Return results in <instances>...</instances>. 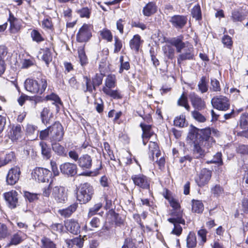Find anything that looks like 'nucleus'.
Returning a JSON list of instances; mask_svg holds the SVG:
<instances>
[{
  "label": "nucleus",
  "instance_id": "nucleus-48",
  "mask_svg": "<svg viewBox=\"0 0 248 248\" xmlns=\"http://www.w3.org/2000/svg\"><path fill=\"white\" fill-rule=\"evenodd\" d=\"M174 125L179 127H183L186 123L185 116L182 114L179 117H176L174 120Z\"/></svg>",
  "mask_w": 248,
  "mask_h": 248
},
{
  "label": "nucleus",
  "instance_id": "nucleus-7",
  "mask_svg": "<svg viewBox=\"0 0 248 248\" xmlns=\"http://www.w3.org/2000/svg\"><path fill=\"white\" fill-rule=\"evenodd\" d=\"M52 173L47 169L36 167L32 172V175L39 182L49 183L52 180Z\"/></svg>",
  "mask_w": 248,
  "mask_h": 248
},
{
  "label": "nucleus",
  "instance_id": "nucleus-8",
  "mask_svg": "<svg viewBox=\"0 0 248 248\" xmlns=\"http://www.w3.org/2000/svg\"><path fill=\"white\" fill-rule=\"evenodd\" d=\"M183 52L178 55L177 63L180 64L182 62L186 60H192L194 58V49L193 45L187 42L183 48Z\"/></svg>",
  "mask_w": 248,
  "mask_h": 248
},
{
  "label": "nucleus",
  "instance_id": "nucleus-62",
  "mask_svg": "<svg viewBox=\"0 0 248 248\" xmlns=\"http://www.w3.org/2000/svg\"><path fill=\"white\" fill-rule=\"evenodd\" d=\"M42 26L44 28L47 30H51L53 28V24L51 18L50 17H47L44 19L42 22Z\"/></svg>",
  "mask_w": 248,
  "mask_h": 248
},
{
  "label": "nucleus",
  "instance_id": "nucleus-10",
  "mask_svg": "<svg viewBox=\"0 0 248 248\" xmlns=\"http://www.w3.org/2000/svg\"><path fill=\"white\" fill-rule=\"evenodd\" d=\"M61 172L65 177H72L75 176L78 171L77 165L70 162H65L60 166Z\"/></svg>",
  "mask_w": 248,
  "mask_h": 248
},
{
  "label": "nucleus",
  "instance_id": "nucleus-63",
  "mask_svg": "<svg viewBox=\"0 0 248 248\" xmlns=\"http://www.w3.org/2000/svg\"><path fill=\"white\" fill-rule=\"evenodd\" d=\"M114 40H115V43H114V46L115 48L114 49V53H118L119 52L123 46L122 42V41L118 38V37L115 36L114 37Z\"/></svg>",
  "mask_w": 248,
  "mask_h": 248
},
{
  "label": "nucleus",
  "instance_id": "nucleus-13",
  "mask_svg": "<svg viewBox=\"0 0 248 248\" xmlns=\"http://www.w3.org/2000/svg\"><path fill=\"white\" fill-rule=\"evenodd\" d=\"M169 22L172 26L179 31L184 28L187 22L186 16L181 15H175L170 17Z\"/></svg>",
  "mask_w": 248,
  "mask_h": 248
},
{
  "label": "nucleus",
  "instance_id": "nucleus-55",
  "mask_svg": "<svg viewBox=\"0 0 248 248\" xmlns=\"http://www.w3.org/2000/svg\"><path fill=\"white\" fill-rule=\"evenodd\" d=\"M165 198L168 200L170 206L173 208V211L171 213L174 211L179 212V211H177V209L180 208V204L178 201L173 198L170 199H168L167 196H165ZM179 211H180L179 210Z\"/></svg>",
  "mask_w": 248,
  "mask_h": 248
},
{
  "label": "nucleus",
  "instance_id": "nucleus-29",
  "mask_svg": "<svg viewBox=\"0 0 248 248\" xmlns=\"http://www.w3.org/2000/svg\"><path fill=\"white\" fill-rule=\"evenodd\" d=\"M141 44V38L139 34L134 35L133 38L130 41L129 46L130 48L138 52L140 49Z\"/></svg>",
  "mask_w": 248,
  "mask_h": 248
},
{
  "label": "nucleus",
  "instance_id": "nucleus-1",
  "mask_svg": "<svg viewBox=\"0 0 248 248\" xmlns=\"http://www.w3.org/2000/svg\"><path fill=\"white\" fill-rule=\"evenodd\" d=\"M199 128L190 124L189 129L187 136V140L191 141L194 145L193 149V155L195 158L199 159L202 158L205 155V151L203 150L202 146L206 148H209L211 146V143L213 142L212 139L211 140H208L209 137L207 135L209 134L208 132L205 131V136L202 138L198 132Z\"/></svg>",
  "mask_w": 248,
  "mask_h": 248
},
{
  "label": "nucleus",
  "instance_id": "nucleus-20",
  "mask_svg": "<svg viewBox=\"0 0 248 248\" xmlns=\"http://www.w3.org/2000/svg\"><path fill=\"white\" fill-rule=\"evenodd\" d=\"M65 227L67 231L73 234L78 235L80 232V225L77 220L74 219L66 221Z\"/></svg>",
  "mask_w": 248,
  "mask_h": 248
},
{
  "label": "nucleus",
  "instance_id": "nucleus-57",
  "mask_svg": "<svg viewBox=\"0 0 248 248\" xmlns=\"http://www.w3.org/2000/svg\"><path fill=\"white\" fill-rule=\"evenodd\" d=\"M102 207V204L100 202L95 204L93 207L90 208L88 212V217H90L96 214Z\"/></svg>",
  "mask_w": 248,
  "mask_h": 248
},
{
  "label": "nucleus",
  "instance_id": "nucleus-2",
  "mask_svg": "<svg viewBox=\"0 0 248 248\" xmlns=\"http://www.w3.org/2000/svg\"><path fill=\"white\" fill-rule=\"evenodd\" d=\"M77 164L81 170L83 171L79 174L80 176H96L99 174V171L102 168V161H100L99 167L94 169V170L90 171V170L93 166V158L87 154L80 155Z\"/></svg>",
  "mask_w": 248,
  "mask_h": 248
},
{
  "label": "nucleus",
  "instance_id": "nucleus-36",
  "mask_svg": "<svg viewBox=\"0 0 248 248\" xmlns=\"http://www.w3.org/2000/svg\"><path fill=\"white\" fill-rule=\"evenodd\" d=\"M109 214L111 218L114 220L116 226H120L124 223V221L120 215L116 213L114 210L111 209L109 210Z\"/></svg>",
  "mask_w": 248,
  "mask_h": 248
},
{
  "label": "nucleus",
  "instance_id": "nucleus-25",
  "mask_svg": "<svg viewBox=\"0 0 248 248\" xmlns=\"http://www.w3.org/2000/svg\"><path fill=\"white\" fill-rule=\"evenodd\" d=\"M41 118L42 123L46 125L53 121V113L50 109H43L41 113Z\"/></svg>",
  "mask_w": 248,
  "mask_h": 248
},
{
  "label": "nucleus",
  "instance_id": "nucleus-33",
  "mask_svg": "<svg viewBox=\"0 0 248 248\" xmlns=\"http://www.w3.org/2000/svg\"><path fill=\"white\" fill-rule=\"evenodd\" d=\"M192 203V211L193 212L200 214L203 212L204 206L202 201L193 200Z\"/></svg>",
  "mask_w": 248,
  "mask_h": 248
},
{
  "label": "nucleus",
  "instance_id": "nucleus-32",
  "mask_svg": "<svg viewBox=\"0 0 248 248\" xmlns=\"http://www.w3.org/2000/svg\"><path fill=\"white\" fill-rule=\"evenodd\" d=\"M188 97L187 94L185 92H183L177 100V105L179 107H183L185 108H190Z\"/></svg>",
  "mask_w": 248,
  "mask_h": 248
},
{
  "label": "nucleus",
  "instance_id": "nucleus-60",
  "mask_svg": "<svg viewBox=\"0 0 248 248\" xmlns=\"http://www.w3.org/2000/svg\"><path fill=\"white\" fill-rule=\"evenodd\" d=\"M86 89L84 92H89L92 93L93 90H95V86L93 81L90 78H86Z\"/></svg>",
  "mask_w": 248,
  "mask_h": 248
},
{
  "label": "nucleus",
  "instance_id": "nucleus-16",
  "mask_svg": "<svg viewBox=\"0 0 248 248\" xmlns=\"http://www.w3.org/2000/svg\"><path fill=\"white\" fill-rule=\"evenodd\" d=\"M23 127L19 124L12 125L10 131L8 132V136L13 142L22 138L23 135Z\"/></svg>",
  "mask_w": 248,
  "mask_h": 248
},
{
  "label": "nucleus",
  "instance_id": "nucleus-11",
  "mask_svg": "<svg viewBox=\"0 0 248 248\" xmlns=\"http://www.w3.org/2000/svg\"><path fill=\"white\" fill-rule=\"evenodd\" d=\"M21 175L20 169L16 166L11 168L6 177V183L7 185L13 186L17 183Z\"/></svg>",
  "mask_w": 248,
  "mask_h": 248
},
{
  "label": "nucleus",
  "instance_id": "nucleus-52",
  "mask_svg": "<svg viewBox=\"0 0 248 248\" xmlns=\"http://www.w3.org/2000/svg\"><path fill=\"white\" fill-rule=\"evenodd\" d=\"M224 189L219 185H216L211 188V192L215 197L220 196L223 192Z\"/></svg>",
  "mask_w": 248,
  "mask_h": 248
},
{
  "label": "nucleus",
  "instance_id": "nucleus-21",
  "mask_svg": "<svg viewBox=\"0 0 248 248\" xmlns=\"http://www.w3.org/2000/svg\"><path fill=\"white\" fill-rule=\"evenodd\" d=\"M17 195V193L16 191L8 192L4 194V199L10 208L14 209L16 207L18 202Z\"/></svg>",
  "mask_w": 248,
  "mask_h": 248
},
{
  "label": "nucleus",
  "instance_id": "nucleus-17",
  "mask_svg": "<svg viewBox=\"0 0 248 248\" xmlns=\"http://www.w3.org/2000/svg\"><path fill=\"white\" fill-rule=\"evenodd\" d=\"M188 96L194 108H204L206 107L204 100L195 92H190Z\"/></svg>",
  "mask_w": 248,
  "mask_h": 248
},
{
  "label": "nucleus",
  "instance_id": "nucleus-4",
  "mask_svg": "<svg viewBox=\"0 0 248 248\" xmlns=\"http://www.w3.org/2000/svg\"><path fill=\"white\" fill-rule=\"evenodd\" d=\"M93 194V186L88 183H84L79 186L77 198L81 204H85L91 201Z\"/></svg>",
  "mask_w": 248,
  "mask_h": 248
},
{
  "label": "nucleus",
  "instance_id": "nucleus-38",
  "mask_svg": "<svg viewBox=\"0 0 248 248\" xmlns=\"http://www.w3.org/2000/svg\"><path fill=\"white\" fill-rule=\"evenodd\" d=\"M191 16L196 20H201L202 19V11L199 4L195 5L191 9Z\"/></svg>",
  "mask_w": 248,
  "mask_h": 248
},
{
  "label": "nucleus",
  "instance_id": "nucleus-28",
  "mask_svg": "<svg viewBox=\"0 0 248 248\" xmlns=\"http://www.w3.org/2000/svg\"><path fill=\"white\" fill-rule=\"evenodd\" d=\"M78 204L77 203H74L68 207L59 210L60 214L65 217H69L77 209Z\"/></svg>",
  "mask_w": 248,
  "mask_h": 248
},
{
  "label": "nucleus",
  "instance_id": "nucleus-47",
  "mask_svg": "<svg viewBox=\"0 0 248 248\" xmlns=\"http://www.w3.org/2000/svg\"><path fill=\"white\" fill-rule=\"evenodd\" d=\"M191 115L193 119L199 123H204L206 120L205 117L197 109L191 111Z\"/></svg>",
  "mask_w": 248,
  "mask_h": 248
},
{
  "label": "nucleus",
  "instance_id": "nucleus-46",
  "mask_svg": "<svg viewBox=\"0 0 248 248\" xmlns=\"http://www.w3.org/2000/svg\"><path fill=\"white\" fill-rule=\"evenodd\" d=\"M116 83V77L114 75H109L108 76L106 81V88L111 89L115 87Z\"/></svg>",
  "mask_w": 248,
  "mask_h": 248
},
{
  "label": "nucleus",
  "instance_id": "nucleus-56",
  "mask_svg": "<svg viewBox=\"0 0 248 248\" xmlns=\"http://www.w3.org/2000/svg\"><path fill=\"white\" fill-rule=\"evenodd\" d=\"M38 194L36 193H31L29 191H25L24 196L26 200H28L30 202H33L34 201L38 200Z\"/></svg>",
  "mask_w": 248,
  "mask_h": 248
},
{
  "label": "nucleus",
  "instance_id": "nucleus-3",
  "mask_svg": "<svg viewBox=\"0 0 248 248\" xmlns=\"http://www.w3.org/2000/svg\"><path fill=\"white\" fill-rule=\"evenodd\" d=\"M47 86V79L45 76H41L37 80L28 78L24 82L25 89L32 93L42 94Z\"/></svg>",
  "mask_w": 248,
  "mask_h": 248
},
{
  "label": "nucleus",
  "instance_id": "nucleus-40",
  "mask_svg": "<svg viewBox=\"0 0 248 248\" xmlns=\"http://www.w3.org/2000/svg\"><path fill=\"white\" fill-rule=\"evenodd\" d=\"M46 100L53 101V104H55L56 107L60 108V106L62 105V103L60 98L58 95L55 93H52L49 95H47L46 96Z\"/></svg>",
  "mask_w": 248,
  "mask_h": 248
},
{
  "label": "nucleus",
  "instance_id": "nucleus-15",
  "mask_svg": "<svg viewBox=\"0 0 248 248\" xmlns=\"http://www.w3.org/2000/svg\"><path fill=\"white\" fill-rule=\"evenodd\" d=\"M211 104L214 108H229L230 107L229 99L223 95L214 97L211 99Z\"/></svg>",
  "mask_w": 248,
  "mask_h": 248
},
{
  "label": "nucleus",
  "instance_id": "nucleus-19",
  "mask_svg": "<svg viewBox=\"0 0 248 248\" xmlns=\"http://www.w3.org/2000/svg\"><path fill=\"white\" fill-rule=\"evenodd\" d=\"M205 131L208 132L209 134H208L207 135L209 137V140L208 139V140L210 141V139H212L213 142L211 143V146L213 145V144L216 143L215 140L212 137L211 135L215 136L216 137H219L221 135L220 132L217 129L214 128H210L209 127H206L205 128L200 129L199 128L198 132L200 133V135L202 137L204 138V136H205Z\"/></svg>",
  "mask_w": 248,
  "mask_h": 248
},
{
  "label": "nucleus",
  "instance_id": "nucleus-30",
  "mask_svg": "<svg viewBox=\"0 0 248 248\" xmlns=\"http://www.w3.org/2000/svg\"><path fill=\"white\" fill-rule=\"evenodd\" d=\"M21 232L19 231L18 232L13 234L11 236L10 241L9 243L7 244V246H16L20 244L23 241V239L21 234Z\"/></svg>",
  "mask_w": 248,
  "mask_h": 248
},
{
  "label": "nucleus",
  "instance_id": "nucleus-18",
  "mask_svg": "<svg viewBox=\"0 0 248 248\" xmlns=\"http://www.w3.org/2000/svg\"><path fill=\"white\" fill-rule=\"evenodd\" d=\"M212 176V171L207 169H203L201 170L198 178L195 179L197 184L200 187L204 186L207 184Z\"/></svg>",
  "mask_w": 248,
  "mask_h": 248
},
{
  "label": "nucleus",
  "instance_id": "nucleus-43",
  "mask_svg": "<svg viewBox=\"0 0 248 248\" xmlns=\"http://www.w3.org/2000/svg\"><path fill=\"white\" fill-rule=\"evenodd\" d=\"M42 248H57L56 244L50 238L44 237L41 239Z\"/></svg>",
  "mask_w": 248,
  "mask_h": 248
},
{
  "label": "nucleus",
  "instance_id": "nucleus-24",
  "mask_svg": "<svg viewBox=\"0 0 248 248\" xmlns=\"http://www.w3.org/2000/svg\"><path fill=\"white\" fill-rule=\"evenodd\" d=\"M157 9V6L155 2H149L143 7L142 13L144 16H150L156 12Z\"/></svg>",
  "mask_w": 248,
  "mask_h": 248
},
{
  "label": "nucleus",
  "instance_id": "nucleus-42",
  "mask_svg": "<svg viewBox=\"0 0 248 248\" xmlns=\"http://www.w3.org/2000/svg\"><path fill=\"white\" fill-rule=\"evenodd\" d=\"M42 59L45 62L46 65L48 66L52 60V53L49 48H45L43 49Z\"/></svg>",
  "mask_w": 248,
  "mask_h": 248
},
{
  "label": "nucleus",
  "instance_id": "nucleus-53",
  "mask_svg": "<svg viewBox=\"0 0 248 248\" xmlns=\"http://www.w3.org/2000/svg\"><path fill=\"white\" fill-rule=\"evenodd\" d=\"M211 86L210 90L213 92H217L221 91L219 82L216 78L211 79Z\"/></svg>",
  "mask_w": 248,
  "mask_h": 248
},
{
  "label": "nucleus",
  "instance_id": "nucleus-50",
  "mask_svg": "<svg viewBox=\"0 0 248 248\" xmlns=\"http://www.w3.org/2000/svg\"><path fill=\"white\" fill-rule=\"evenodd\" d=\"M110 227L106 223L102 227L101 229L99 230L98 234L101 237H104V238H108L110 235Z\"/></svg>",
  "mask_w": 248,
  "mask_h": 248
},
{
  "label": "nucleus",
  "instance_id": "nucleus-39",
  "mask_svg": "<svg viewBox=\"0 0 248 248\" xmlns=\"http://www.w3.org/2000/svg\"><path fill=\"white\" fill-rule=\"evenodd\" d=\"M222 154L221 152H217L213 156V158L212 159L210 160H208L206 162V163L208 164H216L218 166H221L223 165V160L222 159Z\"/></svg>",
  "mask_w": 248,
  "mask_h": 248
},
{
  "label": "nucleus",
  "instance_id": "nucleus-23",
  "mask_svg": "<svg viewBox=\"0 0 248 248\" xmlns=\"http://www.w3.org/2000/svg\"><path fill=\"white\" fill-rule=\"evenodd\" d=\"M51 147L52 150L57 155L61 157H66L67 156L68 151L58 142H52Z\"/></svg>",
  "mask_w": 248,
  "mask_h": 248
},
{
  "label": "nucleus",
  "instance_id": "nucleus-12",
  "mask_svg": "<svg viewBox=\"0 0 248 248\" xmlns=\"http://www.w3.org/2000/svg\"><path fill=\"white\" fill-rule=\"evenodd\" d=\"M91 37L92 32L90 26L88 24H84L77 33L76 39L78 42L83 43L88 41Z\"/></svg>",
  "mask_w": 248,
  "mask_h": 248
},
{
  "label": "nucleus",
  "instance_id": "nucleus-51",
  "mask_svg": "<svg viewBox=\"0 0 248 248\" xmlns=\"http://www.w3.org/2000/svg\"><path fill=\"white\" fill-rule=\"evenodd\" d=\"M120 67L119 69V72L120 74H122L124 70H128L130 69V63L129 62L124 61V56H122L120 58Z\"/></svg>",
  "mask_w": 248,
  "mask_h": 248
},
{
  "label": "nucleus",
  "instance_id": "nucleus-31",
  "mask_svg": "<svg viewBox=\"0 0 248 248\" xmlns=\"http://www.w3.org/2000/svg\"><path fill=\"white\" fill-rule=\"evenodd\" d=\"M198 91L201 93H205L208 91V85L206 77L202 76L200 78L198 83Z\"/></svg>",
  "mask_w": 248,
  "mask_h": 248
},
{
  "label": "nucleus",
  "instance_id": "nucleus-6",
  "mask_svg": "<svg viewBox=\"0 0 248 248\" xmlns=\"http://www.w3.org/2000/svg\"><path fill=\"white\" fill-rule=\"evenodd\" d=\"M50 142H59L62 140L64 131L61 124L59 122H55L50 126Z\"/></svg>",
  "mask_w": 248,
  "mask_h": 248
},
{
  "label": "nucleus",
  "instance_id": "nucleus-35",
  "mask_svg": "<svg viewBox=\"0 0 248 248\" xmlns=\"http://www.w3.org/2000/svg\"><path fill=\"white\" fill-rule=\"evenodd\" d=\"M102 90L106 94L109 95L113 99H118L122 98V95L121 93L117 90H112L111 89H110L109 88L103 87Z\"/></svg>",
  "mask_w": 248,
  "mask_h": 248
},
{
  "label": "nucleus",
  "instance_id": "nucleus-41",
  "mask_svg": "<svg viewBox=\"0 0 248 248\" xmlns=\"http://www.w3.org/2000/svg\"><path fill=\"white\" fill-rule=\"evenodd\" d=\"M163 50L166 57L172 60L174 57L175 50L170 45H166L163 47Z\"/></svg>",
  "mask_w": 248,
  "mask_h": 248
},
{
  "label": "nucleus",
  "instance_id": "nucleus-49",
  "mask_svg": "<svg viewBox=\"0 0 248 248\" xmlns=\"http://www.w3.org/2000/svg\"><path fill=\"white\" fill-rule=\"evenodd\" d=\"M78 58L81 65L83 66L88 63V60L85 52L83 49H81L78 51Z\"/></svg>",
  "mask_w": 248,
  "mask_h": 248
},
{
  "label": "nucleus",
  "instance_id": "nucleus-5",
  "mask_svg": "<svg viewBox=\"0 0 248 248\" xmlns=\"http://www.w3.org/2000/svg\"><path fill=\"white\" fill-rule=\"evenodd\" d=\"M171 216L172 217L168 219V221L174 225V228L171 233L176 236H179L183 231L182 227L180 226V224H185V220L183 218V213L182 211H174L171 213Z\"/></svg>",
  "mask_w": 248,
  "mask_h": 248
},
{
  "label": "nucleus",
  "instance_id": "nucleus-26",
  "mask_svg": "<svg viewBox=\"0 0 248 248\" xmlns=\"http://www.w3.org/2000/svg\"><path fill=\"white\" fill-rule=\"evenodd\" d=\"M246 17V15L240 9H234L232 11L231 19L234 22H242Z\"/></svg>",
  "mask_w": 248,
  "mask_h": 248
},
{
  "label": "nucleus",
  "instance_id": "nucleus-22",
  "mask_svg": "<svg viewBox=\"0 0 248 248\" xmlns=\"http://www.w3.org/2000/svg\"><path fill=\"white\" fill-rule=\"evenodd\" d=\"M170 45L176 47L177 53H181L183 48L185 47V45L187 42H183V37H177L172 38L168 41Z\"/></svg>",
  "mask_w": 248,
  "mask_h": 248
},
{
  "label": "nucleus",
  "instance_id": "nucleus-44",
  "mask_svg": "<svg viewBox=\"0 0 248 248\" xmlns=\"http://www.w3.org/2000/svg\"><path fill=\"white\" fill-rule=\"evenodd\" d=\"M122 248H139L136 243V240L131 238H126Z\"/></svg>",
  "mask_w": 248,
  "mask_h": 248
},
{
  "label": "nucleus",
  "instance_id": "nucleus-14",
  "mask_svg": "<svg viewBox=\"0 0 248 248\" xmlns=\"http://www.w3.org/2000/svg\"><path fill=\"white\" fill-rule=\"evenodd\" d=\"M131 179L136 186L144 189L150 188V181L145 175L142 174L133 175Z\"/></svg>",
  "mask_w": 248,
  "mask_h": 248
},
{
  "label": "nucleus",
  "instance_id": "nucleus-54",
  "mask_svg": "<svg viewBox=\"0 0 248 248\" xmlns=\"http://www.w3.org/2000/svg\"><path fill=\"white\" fill-rule=\"evenodd\" d=\"M100 35L103 39L111 42L112 40L113 36L111 31L108 29H103L100 32Z\"/></svg>",
  "mask_w": 248,
  "mask_h": 248
},
{
  "label": "nucleus",
  "instance_id": "nucleus-34",
  "mask_svg": "<svg viewBox=\"0 0 248 248\" xmlns=\"http://www.w3.org/2000/svg\"><path fill=\"white\" fill-rule=\"evenodd\" d=\"M197 245V239L195 233L190 232L186 238V246L188 248H194Z\"/></svg>",
  "mask_w": 248,
  "mask_h": 248
},
{
  "label": "nucleus",
  "instance_id": "nucleus-64",
  "mask_svg": "<svg viewBox=\"0 0 248 248\" xmlns=\"http://www.w3.org/2000/svg\"><path fill=\"white\" fill-rule=\"evenodd\" d=\"M16 158L15 154L14 152H10L5 155L4 158L6 164L12 162Z\"/></svg>",
  "mask_w": 248,
  "mask_h": 248
},
{
  "label": "nucleus",
  "instance_id": "nucleus-9",
  "mask_svg": "<svg viewBox=\"0 0 248 248\" xmlns=\"http://www.w3.org/2000/svg\"><path fill=\"white\" fill-rule=\"evenodd\" d=\"M52 195L58 203H64L68 199L67 190L63 186H56L53 187Z\"/></svg>",
  "mask_w": 248,
  "mask_h": 248
},
{
  "label": "nucleus",
  "instance_id": "nucleus-37",
  "mask_svg": "<svg viewBox=\"0 0 248 248\" xmlns=\"http://www.w3.org/2000/svg\"><path fill=\"white\" fill-rule=\"evenodd\" d=\"M84 241V239L81 238V236L79 235L78 237L68 240L67 244L68 246H71L73 247V246L75 245L78 248H82L83 246Z\"/></svg>",
  "mask_w": 248,
  "mask_h": 248
},
{
  "label": "nucleus",
  "instance_id": "nucleus-59",
  "mask_svg": "<svg viewBox=\"0 0 248 248\" xmlns=\"http://www.w3.org/2000/svg\"><path fill=\"white\" fill-rule=\"evenodd\" d=\"M78 14H79L81 17H86L89 18L91 15V10L88 7H83L78 10Z\"/></svg>",
  "mask_w": 248,
  "mask_h": 248
},
{
  "label": "nucleus",
  "instance_id": "nucleus-58",
  "mask_svg": "<svg viewBox=\"0 0 248 248\" xmlns=\"http://www.w3.org/2000/svg\"><path fill=\"white\" fill-rule=\"evenodd\" d=\"M240 125L242 129H248V114H244L241 116Z\"/></svg>",
  "mask_w": 248,
  "mask_h": 248
},
{
  "label": "nucleus",
  "instance_id": "nucleus-45",
  "mask_svg": "<svg viewBox=\"0 0 248 248\" xmlns=\"http://www.w3.org/2000/svg\"><path fill=\"white\" fill-rule=\"evenodd\" d=\"M31 36L32 40L38 43L42 42L45 40V39L42 34L38 30H33L31 31Z\"/></svg>",
  "mask_w": 248,
  "mask_h": 248
},
{
  "label": "nucleus",
  "instance_id": "nucleus-61",
  "mask_svg": "<svg viewBox=\"0 0 248 248\" xmlns=\"http://www.w3.org/2000/svg\"><path fill=\"white\" fill-rule=\"evenodd\" d=\"M237 152L242 155H248V145H239L237 148Z\"/></svg>",
  "mask_w": 248,
  "mask_h": 248
},
{
  "label": "nucleus",
  "instance_id": "nucleus-27",
  "mask_svg": "<svg viewBox=\"0 0 248 248\" xmlns=\"http://www.w3.org/2000/svg\"><path fill=\"white\" fill-rule=\"evenodd\" d=\"M39 145L41 148V154L44 159H49L51 157V150L50 147L44 141H41Z\"/></svg>",
  "mask_w": 248,
  "mask_h": 248
}]
</instances>
